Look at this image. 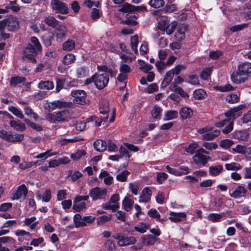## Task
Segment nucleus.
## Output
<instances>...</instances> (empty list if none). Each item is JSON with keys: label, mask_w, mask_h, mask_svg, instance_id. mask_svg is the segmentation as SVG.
Returning a JSON list of instances; mask_svg holds the SVG:
<instances>
[{"label": "nucleus", "mask_w": 251, "mask_h": 251, "mask_svg": "<svg viewBox=\"0 0 251 251\" xmlns=\"http://www.w3.org/2000/svg\"><path fill=\"white\" fill-rule=\"evenodd\" d=\"M98 70L100 72L93 75L91 78L86 80V84H88L94 82L96 87L99 89L104 88L109 82V75H115V73L112 69L105 66H99Z\"/></svg>", "instance_id": "f257e3e1"}, {"label": "nucleus", "mask_w": 251, "mask_h": 251, "mask_svg": "<svg viewBox=\"0 0 251 251\" xmlns=\"http://www.w3.org/2000/svg\"><path fill=\"white\" fill-rule=\"evenodd\" d=\"M100 112L101 114H107L104 122L107 121L108 117L110 116V123H112L115 120V109L112 105H110L109 101L107 100H102L100 103Z\"/></svg>", "instance_id": "f03ea898"}, {"label": "nucleus", "mask_w": 251, "mask_h": 251, "mask_svg": "<svg viewBox=\"0 0 251 251\" xmlns=\"http://www.w3.org/2000/svg\"><path fill=\"white\" fill-rule=\"evenodd\" d=\"M213 130L211 126H206L200 129L199 132L202 134V138L204 140H211L216 137H217L220 134V131L218 130Z\"/></svg>", "instance_id": "7ed1b4c3"}, {"label": "nucleus", "mask_w": 251, "mask_h": 251, "mask_svg": "<svg viewBox=\"0 0 251 251\" xmlns=\"http://www.w3.org/2000/svg\"><path fill=\"white\" fill-rule=\"evenodd\" d=\"M50 6L51 9L56 13L62 14H66L68 13L67 4L60 0H51Z\"/></svg>", "instance_id": "20e7f679"}, {"label": "nucleus", "mask_w": 251, "mask_h": 251, "mask_svg": "<svg viewBox=\"0 0 251 251\" xmlns=\"http://www.w3.org/2000/svg\"><path fill=\"white\" fill-rule=\"evenodd\" d=\"M113 237L118 240L117 244L120 247L132 245L136 242V239L134 237H127L117 234L113 236Z\"/></svg>", "instance_id": "39448f33"}, {"label": "nucleus", "mask_w": 251, "mask_h": 251, "mask_svg": "<svg viewBox=\"0 0 251 251\" xmlns=\"http://www.w3.org/2000/svg\"><path fill=\"white\" fill-rule=\"evenodd\" d=\"M88 196H78L75 198L74 201L73 209L76 212H80L86 207L85 202L83 201H86L88 199Z\"/></svg>", "instance_id": "423d86ee"}, {"label": "nucleus", "mask_w": 251, "mask_h": 251, "mask_svg": "<svg viewBox=\"0 0 251 251\" xmlns=\"http://www.w3.org/2000/svg\"><path fill=\"white\" fill-rule=\"evenodd\" d=\"M107 189L98 187L93 188L89 192V195L94 201L102 199L107 195Z\"/></svg>", "instance_id": "0eeeda50"}, {"label": "nucleus", "mask_w": 251, "mask_h": 251, "mask_svg": "<svg viewBox=\"0 0 251 251\" xmlns=\"http://www.w3.org/2000/svg\"><path fill=\"white\" fill-rule=\"evenodd\" d=\"M71 94L74 97L73 101L74 103L81 105L86 103V93L84 91H73Z\"/></svg>", "instance_id": "6e6552de"}, {"label": "nucleus", "mask_w": 251, "mask_h": 251, "mask_svg": "<svg viewBox=\"0 0 251 251\" xmlns=\"http://www.w3.org/2000/svg\"><path fill=\"white\" fill-rule=\"evenodd\" d=\"M5 115L11 119L9 124L10 126L15 130L19 131H23L25 129V126L22 122L14 120V117L7 112H5Z\"/></svg>", "instance_id": "1a4fd4ad"}, {"label": "nucleus", "mask_w": 251, "mask_h": 251, "mask_svg": "<svg viewBox=\"0 0 251 251\" xmlns=\"http://www.w3.org/2000/svg\"><path fill=\"white\" fill-rule=\"evenodd\" d=\"M27 194V189L25 184L19 186L17 190L12 194V200H25Z\"/></svg>", "instance_id": "9d476101"}, {"label": "nucleus", "mask_w": 251, "mask_h": 251, "mask_svg": "<svg viewBox=\"0 0 251 251\" xmlns=\"http://www.w3.org/2000/svg\"><path fill=\"white\" fill-rule=\"evenodd\" d=\"M119 196L118 194L113 195L108 203L103 205V207L105 209L112 210L115 211L119 207Z\"/></svg>", "instance_id": "9b49d317"}, {"label": "nucleus", "mask_w": 251, "mask_h": 251, "mask_svg": "<svg viewBox=\"0 0 251 251\" xmlns=\"http://www.w3.org/2000/svg\"><path fill=\"white\" fill-rule=\"evenodd\" d=\"M36 50L31 44H28L24 51L23 58L25 60L29 59L32 62H35L34 57L36 54Z\"/></svg>", "instance_id": "f8f14e48"}, {"label": "nucleus", "mask_w": 251, "mask_h": 251, "mask_svg": "<svg viewBox=\"0 0 251 251\" xmlns=\"http://www.w3.org/2000/svg\"><path fill=\"white\" fill-rule=\"evenodd\" d=\"M243 105H240L232 109H231L226 113V116L227 118V120L228 121H232L240 116V111L243 108Z\"/></svg>", "instance_id": "ddd939ff"}, {"label": "nucleus", "mask_w": 251, "mask_h": 251, "mask_svg": "<svg viewBox=\"0 0 251 251\" xmlns=\"http://www.w3.org/2000/svg\"><path fill=\"white\" fill-rule=\"evenodd\" d=\"M187 29L188 26L187 25L184 24L179 25L175 33V37L176 40L178 42H181L184 39L185 37V33Z\"/></svg>", "instance_id": "4468645a"}, {"label": "nucleus", "mask_w": 251, "mask_h": 251, "mask_svg": "<svg viewBox=\"0 0 251 251\" xmlns=\"http://www.w3.org/2000/svg\"><path fill=\"white\" fill-rule=\"evenodd\" d=\"M247 78V75L244 74L238 70L231 75V81L236 84H240L244 82Z\"/></svg>", "instance_id": "2eb2a0df"}, {"label": "nucleus", "mask_w": 251, "mask_h": 251, "mask_svg": "<svg viewBox=\"0 0 251 251\" xmlns=\"http://www.w3.org/2000/svg\"><path fill=\"white\" fill-rule=\"evenodd\" d=\"M210 156L203 155L200 152H196L193 156L194 162L197 164L204 165L208 160H211Z\"/></svg>", "instance_id": "dca6fc26"}, {"label": "nucleus", "mask_w": 251, "mask_h": 251, "mask_svg": "<svg viewBox=\"0 0 251 251\" xmlns=\"http://www.w3.org/2000/svg\"><path fill=\"white\" fill-rule=\"evenodd\" d=\"M157 27L161 30L165 31L169 24V19L166 16H161L157 18Z\"/></svg>", "instance_id": "f3484780"}, {"label": "nucleus", "mask_w": 251, "mask_h": 251, "mask_svg": "<svg viewBox=\"0 0 251 251\" xmlns=\"http://www.w3.org/2000/svg\"><path fill=\"white\" fill-rule=\"evenodd\" d=\"M169 219L172 222H178L182 220L183 219L186 217V214L185 212H170Z\"/></svg>", "instance_id": "a211bd4d"}, {"label": "nucleus", "mask_w": 251, "mask_h": 251, "mask_svg": "<svg viewBox=\"0 0 251 251\" xmlns=\"http://www.w3.org/2000/svg\"><path fill=\"white\" fill-rule=\"evenodd\" d=\"M246 193V190L242 186H238L234 190L230 193V196L234 198H239L244 196Z\"/></svg>", "instance_id": "6ab92c4d"}, {"label": "nucleus", "mask_w": 251, "mask_h": 251, "mask_svg": "<svg viewBox=\"0 0 251 251\" xmlns=\"http://www.w3.org/2000/svg\"><path fill=\"white\" fill-rule=\"evenodd\" d=\"M151 195V191L148 188H144L139 198V202H146L149 201Z\"/></svg>", "instance_id": "aec40b11"}, {"label": "nucleus", "mask_w": 251, "mask_h": 251, "mask_svg": "<svg viewBox=\"0 0 251 251\" xmlns=\"http://www.w3.org/2000/svg\"><path fill=\"white\" fill-rule=\"evenodd\" d=\"M7 27L9 30L14 31L19 27V21L15 17H10L7 20Z\"/></svg>", "instance_id": "412c9836"}, {"label": "nucleus", "mask_w": 251, "mask_h": 251, "mask_svg": "<svg viewBox=\"0 0 251 251\" xmlns=\"http://www.w3.org/2000/svg\"><path fill=\"white\" fill-rule=\"evenodd\" d=\"M238 70L241 71L248 77L249 75L251 74V63L245 62L240 64L238 67Z\"/></svg>", "instance_id": "4be33fe9"}, {"label": "nucleus", "mask_w": 251, "mask_h": 251, "mask_svg": "<svg viewBox=\"0 0 251 251\" xmlns=\"http://www.w3.org/2000/svg\"><path fill=\"white\" fill-rule=\"evenodd\" d=\"M70 117V114L68 110H64L56 113L57 122L67 121Z\"/></svg>", "instance_id": "5701e85b"}, {"label": "nucleus", "mask_w": 251, "mask_h": 251, "mask_svg": "<svg viewBox=\"0 0 251 251\" xmlns=\"http://www.w3.org/2000/svg\"><path fill=\"white\" fill-rule=\"evenodd\" d=\"M95 149L99 151H103L107 148L106 143L103 140H97L94 143Z\"/></svg>", "instance_id": "b1692460"}, {"label": "nucleus", "mask_w": 251, "mask_h": 251, "mask_svg": "<svg viewBox=\"0 0 251 251\" xmlns=\"http://www.w3.org/2000/svg\"><path fill=\"white\" fill-rule=\"evenodd\" d=\"M155 240V238L151 235L143 236L142 237L143 244L147 246L153 245Z\"/></svg>", "instance_id": "393cba45"}, {"label": "nucleus", "mask_w": 251, "mask_h": 251, "mask_svg": "<svg viewBox=\"0 0 251 251\" xmlns=\"http://www.w3.org/2000/svg\"><path fill=\"white\" fill-rule=\"evenodd\" d=\"M179 114L182 119H187L191 117L193 115V111L191 109L183 107L179 111Z\"/></svg>", "instance_id": "a878e982"}, {"label": "nucleus", "mask_w": 251, "mask_h": 251, "mask_svg": "<svg viewBox=\"0 0 251 251\" xmlns=\"http://www.w3.org/2000/svg\"><path fill=\"white\" fill-rule=\"evenodd\" d=\"M234 138L239 140L241 141H245L247 140L249 134L246 131H238L233 134Z\"/></svg>", "instance_id": "bb28decb"}, {"label": "nucleus", "mask_w": 251, "mask_h": 251, "mask_svg": "<svg viewBox=\"0 0 251 251\" xmlns=\"http://www.w3.org/2000/svg\"><path fill=\"white\" fill-rule=\"evenodd\" d=\"M225 168L227 171H237L241 169L242 168L240 164L236 162H232L225 164Z\"/></svg>", "instance_id": "cd10ccee"}, {"label": "nucleus", "mask_w": 251, "mask_h": 251, "mask_svg": "<svg viewBox=\"0 0 251 251\" xmlns=\"http://www.w3.org/2000/svg\"><path fill=\"white\" fill-rule=\"evenodd\" d=\"M150 228V226L147 224L141 222L134 227V229L140 233H145Z\"/></svg>", "instance_id": "c85d7f7f"}, {"label": "nucleus", "mask_w": 251, "mask_h": 251, "mask_svg": "<svg viewBox=\"0 0 251 251\" xmlns=\"http://www.w3.org/2000/svg\"><path fill=\"white\" fill-rule=\"evenodd\" d=\"M24 135L23 134H9L7 139L8 142H19L23 140Z\"/></svg>", "instance_id": "c756f323"}, {"label": "nucleus", "mask_w": 251, "mask_h": 251, "mask_svg": "<svg viewBox=\"0 0 251 251\" xmlns=\"http://www.w3.org/2000/svg\"><path fill=\"white\" fill-rule=\"evenodd\" d=\"M178 113L176 110H169L167 111L164 115V120L169 121L177 118Z\"/></svg>", "instance_id": "7c9ffc66"}, {"label": "nucleus", "mask_w": 251, "mask_h": 251, "mask_svg": "<svg viewBox=\"0 0 251 251\" xmlns=\"http://www.w3.org/2000/svg\"><path fill=\"white\" fill-rule=\"evenodd\" d=\"M173 73V71L171 70L167 72L165 77L162 83V85L165 87L170 84L174 76Z\"/></svg>", "instance_id": "2f4dec72"}, {"label": "nucleus", "mask_w": 251, "mask_h": 251, "mask_svg": "<svg viewBox=\"0 0 251 251\" xmlns=\"http://www.w3.org/2000/svg\"><path fill=\"white\" fill-rule=\"evenodd\" d=\"M223 170L222 165L212 166L209 167V173L211 175L216 176L218 175Z\"/></svg>", "instance_id": "473e14b6"}, {"label": "nucleus", "mask_w": 251, "mask_h": 251, "mask_svg": "<svg viewBox=\"0 0 251 251\" xmlns=\"http://www.w3.org/2000/svg\"><path fill=\"white\" fill-rule=\"evenodd\" d=\"M54 85L50 81H41L38 84V88L42 89L51 90L53 88Z\"/></svg>", "instance_id": "72a5a7b5"}, {"label": "nucleus", "mask_w": 251, "mask_h": 251, "mask_svg": "<svg viewBox=\"0 0 251 251\" xmlns=\"http://www.w3.org/2000/svg\"><path fill=\"white\" fill-rule=\"evenodd\" d=\"M224 213H210L207 216V219L212 222L216 223L221 221Z\"/></svg>", "instance_id": "f704fd0d"}, {"label": "nucleus", "mask_w": 251, "mask_h": 251, "mask_svg": "<svg viewBox=\"0 0 251 251\" xmlns=\"http://www.w3.org/2000/svg\"><path fill=\"white\" fill-rule=\"evenodd\" d=\"M133 201L128 197H126L123 201L124 208L127 211H130L133 204Z\"/></svg>", "instance_id": "c9c22d12"}, {"label": "nucleus", "mask_w": 251, "mask_h": 251, "mask_svg": "<svg viewBox=\"0 0 251 251\" xmlns=\"http://www.w3.org/2000/svg\"><path fill=\"white\" fill-rule=\"evenodd\" d=\"M8 110L18 118L21 119L24 118V115L22 113V111L20 109L17 108L13 106H11L8 107Z\"/></svg>", "instance_id": "e433bc0d"}, {"label": "nucleus", "mask_w": 251, "mask_h": 251, "mask_svg": "<svg viewBox=\"0 0 251 251\" xmlns=\"http://www.w3.org/2000/svg\"><path fill=\"white\" fill-rule=\"evenodd\" d=\"M74 222L76 227H79L85 226V223H83V218H82L80 214H76L74 217Z\"/></svg>", "instance_id": "4c0bfd02"}, {"label": "nucleus", "mask_w": 251, "mask_h": 251, "mask_svg": "<svg viewBox=\"0 0 251 251\" xmlns=\"http://www.w3.org/2000/svg\"><path fill=\"white\" fill-rule=\"evenodd\" d=\"M134 5L125 3L120 6L119 10L124 13H130L134 11Z\"/></svg>", "instance_id": "58836bf2"}, {"label": "nucleus", "mask_w": 251, "mask_h": 251, "mask_svg": "<svg viewBox=\"0 0 251 251\" xmlns=\"http://www.w3.org/2000/svg\"><path fill=\"white\" fill-rule=\"evenodd\" d=\"M70 103L60 100L53 101L54 110L56 108L61 109L62 108L68 107L70 106Z\"/></svg>", "instance_id": "ea45409f"}, {"label": "nucleus", "mask_w": 251, "mask_h": 251, "mask_svg": "<svg viewBox=\"0 0 251 251\" xmlns=\"http://www.w3.org/2000/svg\"><path fill=\"white\" fill-rule=\"evenodd\" d=\"M206 92L203 89H198L193 93V97L196 100H202L206 96Z\"/></svg>", "instance_id": "a19ab883"}, {"label": "nucleus", "mask_w": 251, "mask_h": 251, "mask_svg": "<svg viewBox=\"0 0 251 251\" xmlns=\"http://www.w3.org/2000/svg\"><path fill=\"white\" fill-rule=\"evenodd\" d=\"M162 111V109L161 107L157 105L154 106L151 112V117L153 119H159L160 117Z\"/></svg>", "instance_id": "79ce46f5"}, {"label": "nucleus", "mask_w": 251, "mask_h": 251, "mask_svg": "<svg viewBox=\"0 0 251 251\" xmlns=\"http://www.w3.org/2000/svg\"><path fill=\"white\" fill-rule=\"evenodd\" d=\"M164 3L163 0H151L149 2V4L154 8H162Z\"/></svg>", "instance_id": "37998d69"}, {"label": "nucleus", "mask_w": 251, "mask_h": 251, "mask_svg": "<svg viewBox=\"0 0 251 251\" xmlns=\"http://www.w3.org/2000/svg\"><path fill=\"white\" fill-rule=\"evenodd\" d=\"M234 144L233 141L229 139H224L219 143L220 146L224 149H227L230 148Z\"/></svg>", "instance_id": "c03bdc74"}, {"label": "nucleus", "mask_w": 251, "mask_h": 251, "mask_svg": "<svg viewBox=\"0 0 251 251\" xmlns=\"http://www.w3.org/2000/svg\"><path fill=\"white\" fill-rule=\"evenodd\" d=\"M25 113L26 115L32 117L35 121H37L38 116L36 113L34 112L30 107L26 106L24 108Z\"/></svg>", "instance_id": "a18cd8bd"}, {"label": "nucleus", "mask_w": 251, "mask_h": 251, "mask_svg": "<svg viewBox=\"0 0 251 251\" xmlns=\"http://www.w3.org/2000/svg\"><path fill=\"white\" fill-rule=\"evenodd\" d=\"M66 28L63 25H60L55 29V33L56 36L61 38L64 36L66 34Z\"/></svg>", "instance_id": "49530a36"}, {"label": "nucleus", "mask_w": 251, "mask_h": 251, "mask_svg": "<svg viewBox=\"0 0 251 251\" xmlns=\"http://www.w3.org/2000/svg\"><path fill=\"white\" fill-rule=\"evenodd\" d=\"M131 46L132 50L135 53L137 52V46L138 44V37L137 35H135L131 37Z\"/></svg>", "instance_id": "de8ad7c7"}, {"label": "nucleus", "mask_w": 251, "mask_h": 251, "mask_svg": "<svg viewBox=\"0 0 251 251\" xmlns=\"http://www.w3.org/2000/svg\"><path fill=\"white\" fill-rule=\"evenodd\" d=\"M75 46V44L74 41L71 40H69L63 44L62 47L64 50L70 51L74 49Z\"/></svg>", "instance_id": "09e8293b"}, {"label": "nucleus", "mask_w": 251, "mask_h": 251, "mask_svg": "<svg viewBox=\"0 0 251 251\" xmlns=\"http://www.w3.org/2000/svg\"><path fill=\"white\" fill-rule=\"evenodd\" d=\"M75 60V56L74 54L71 53H69L66 54L63 58V62L64 64L69 65L73 62Z\"/></svg>", "instance_id": "8fccbe9b"}, {"label": "nucleus", "mask_w": 251, "mask_h": 251, "mask_svg": "<svg viewBox=\"0 0 251 251\" xmlns=\"http://www.w3.org/2000/svg\"><path fill=\"white\" fill-rule=\"evenodd\" d=\"M226 100L228 102L234 103L238 102L239 98L237 94L231 93L227 95Z\"/></svg>", "instance_id": "3c124183"}, {"label": "nucleus", "mask_w": 251, "mask_h": 251, "mask_svg": "<svg viewBox=\"0 0 251 251\" xmlns=\"http://www.w3.org/2000/svg\"><path fill=\"white\" fill-rule=\"evenodd\" d=\"M129 174V172L127 171H124L117 175L116 179L117 180L124 182L126 180L127 176Z\"/></svg>", "instance_id": "603ef678"}, {"label": "nucleus", "mask_w": 251, "mask_h": 251, "mask_svg": "<svg viewBox=\"0 0 251 251\" xmlns=\"http://www.w3.org/2000/svg\"><path fill=\"white\" fill-rule=\"evenodd\" d=\"M111 215H102L97 218V224L98 225H103L106 222L111 219Z\"/></svg>", "instance_id": "864d4df0"}, {"label": "nucleus", "mask_w": 251, "mask_h": 251, "mask_svg": "<svg viewBox=\"0 0 251 251\" xmlns=\"http://www.w3.org/2000/svg\"><path fill=\"white\" fill-rule=\"evenodd\" d=\"M50 150H49V151H47L46 152L40 153L38 155L34 156V157L35 158H44L45 159H46V158H48L49 157H50V156H53L54 155H56L57 153L56 152H54L53 153H52H52H50Z\"/></svg>", "instance_id": "5fc2aeb1"}, {"label": "nucleus", "mask_w": 251, "mask_h": 251, "mask_svg": "<svg viewBox=\"0 0 251 251\" xmlns=\"http://www.w3.org/2000/svg\"><path fill=\"white\" fill-rule=\"evenodd\" d=\"M212 70V68L211 67H207L206 68H204L201 74V77L202 79L206 80L208 79V77L210 76Z\"/></svg>", "instance_id": "6e6d98bb"}, {"label": "nucleus", "mask_w": 251, "mask_h": 251, "mask_svg": "<svg viewBox=\"0 0 251 251\" xmlns=\"http://www.w3.org/2000/svg\"><path fill=\"white\" fill-rule=\"evenodd\" d=\"M31 43L32 46H34V48H35L36 51L38 50L41 51L42 50V46L38 39L36 37H32L31 38Z\"/></svg>", "instance_id": "4d7b16f0"}, {"label": "nucleus", "mask_w": 251, "mask_h": 251, "mask_svg": "<svg viewBox=\"0 0 251 251\" xmlns=\"http://www.w3.org/2000/svg\"><path fill=\"white\" fill-rule=\"evenodd\" d=\"M139 62L140 65V69L144 72H147L152 68V67L150 65L146 64L142 60H139Z\"/></svg>", "instance_id": "13d9d810"}, {"label": "nucleus", "mask_w": 251, "mask_h": 251, "mask_svg": "<svg viewBox=\"0 0 251 251\" xmlns=\"http://www.w3.org/2000/svg\"><path fill=\"white\" fill-rule=\"evenodd\" d=\"M45 22L49 26L54 27L56 25V20L52 16H49L45 19Z\"/></svg>", "instance_id": "bf43d9fd"}, {"label": "nucleus", "mask_w": 251, "mask_h": 251, "mask_svg": "<svg viewBox=\"0 0 251 251\" xmlns=\"http://www.w3.org/2000/svg\"><path fill=\"white\" fill-rule=\"evenodd\" d=\"M42 200L44 202H49L51 198V191L49 189H46L42 195Z\"/></svg>", "instance_id": "052dcab7"}, {"label": "nucleus", "mask_w": 251, "mask_h": 251, "mask_svg": "<svg viewBox=\"0 0 251 251\" xmlns=\"http://www.w3.org/2000/svg\"><path fill=\"white\" fill-rule=\"evenodd\" d=\"M119 151L120 153V156L121 157V158L125 157L129 158L130 157V155H129L126 148H125L123 146H121Z\"/></svg>", "instance_id": "680f3d73"}, {"label": "nucleus", "mask_w": 251, "mask_h": 251, "mask_svg": "<svg viewBox=\"0 0 251 251\" xmlns=\"http://www.w3.org/2000/svg\"><path fill=\"white\" fill-rule=\"evenodd\" d=\"M15 240L11 237L4 236L0 238V245H1L2 244H13Z\"/></svg>", "instance_id": "e2e57ef3"}, {"label": "nucleus", "mask_w": 251, "mask_h": 251, "mask_svg": "<svg viewBox=\"0 0 251 251\" xmlns=\"http://www.w3.org/2000/svg\"><path fill=\"white\" fill-rule=\"evenodd\" d=\"M171 90L179 94L182 97H185L187 96L186 93L183 91V90L176 85H174L171 89Z\"/></svg>", "instance_id": "0e129e2a"}, {"label": "nucleus", "mask_w": 251, "mask_h": 251, "mask_svg": "<svg viewBox=\"0 0 251 251\" xmlns=\"http://www.w3.org/2000/svg\"><path fill=\"white\" fill-rule=\"evenodd\" d=\"M234 152L244 154L246 153V147L244 146L238 145L235 148L232 149Z\"/></svg>", "instance_id": "69168bd1"}, {"label": "nucleus", "mask_w": 251, "mask_h": 251, "mask_svg": "<svg viewBox=\"0 0 251 251\" xmlns=\"http://www.w3.org/2000/svg\"><path fill=\"white\" fill-rule=\"evenodd\" d=\"M119 70L121 73L126 75L130 73L131 71L130 67L128 65L126 64H121L120 65Z\"/></svg>", "instance_id": "338daca9"}, {"label": "nucleus", "mask_w": 251, "mask_h": 251, "mask_svg": "<svg viewBox=\"0 0 251 251\" xmlns=\"http://www.w3.org/2000/svg\"><path fill=\"white\" fill-rule=\"evenodd\" d=\"M168 177V175L165 173H158L157 174L156 179L159 183H162Z\"/></svg>", "instance_id": "774afa93"}]
</instances>
